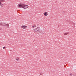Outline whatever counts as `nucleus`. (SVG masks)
<instances>
[{"label":"nucleus","instance_id":"obj_8","mask_svg":"<svg viewBox=\"0 0 76 76\" xmlns=\"http://www.w3.org/2000/svg\"><path fill=\"white\" fill-rule=\"evenodd\" d=\"M69 34V33L68 32L65 33H64V34L65 35H66Z\"/></svg>","mask_w":76,"mask_h":76},{"label":"nucleus","instance_id":"obj_14","mask_svg":"<svg viewBox=\"0 0 76 76\" xmlns=\"http://www.w3.org/2000/svg\"><path fill=\"white\" fill-rule=\"evenodd\" d=\"M0 1H3V0H0Z\"/></svg>","mask_w":76,"mask_h":76},{"label":"nucleus","instance_id":"obj_2","mask_svg":"<svg viewBox=\"0 0 76 76\" xmlns=\"http://www.w3.org/2000/svg\"><path fill=\"white\" fill-rule=\"evenodd\" d=\"M33 31L35 33H38L41 31V29L39 27L33 29Z\"/></svg>","mask_w":76,"mask_h":76},{"label":"nucleus","instance_id":"obj_11","mask_svg":"<svg viewBox=\"0 0 76 76\" xmlns=\"http://www.w3.org/2000/svg\"><path fill=\"white\" fill-rule=\"evenodd\" d=\"M1 3L0 1V6L1 5Z\"/></svg>","mask_w":76,"mask_h":76},{"label":"nucleus","instance_id":"obj_13","mask_svg":"<svg viewBox=\"0 0 76 76\" xmlns=\"http://www.w3.org/2000/svg\"><path fill=\"white\" fill-rule=\"evenodd\" d=\"M62 12H63V13H65V11H63Z\"/></svg>","mask_w":76,"mask_h":76},{"label":"nucleus","instance_id":"obj_9","mask_svg":"<svg viewBox=\"0 0 76 76\" xmlns=\"http://www.w3.org/2000/svg\"><path fill=\"white\" fill-rule=\"evenodd\" d=\"M1 7H3L4 6V4H1Z\"/></svg>","mask_w":76,"mask_h":76},{"label":"nucleus","instance_id":"obj_12","mask_svg":"<svg viewBox=\"0 0 76 76\" xmlns=\"http://www.w3.org/2000/svg\"><path fill=\"white\" fill-rule=\"evenodd\" d=\"M5 47H3V49H4V48H5Z\"/></svg>","mask_w":76,"mask_h":76},{"label":"nucleus","instance_id":"obj_3","mask_svg":"<svg viewBox=\"0 0 76 76\" xmlns=\"http://www.w3.org/2000/svg\"><path fill=\"white\" fill-rule=\"evenodd\" d=\"M1 25L4 27H8L9 26V24L8 23H2V25Z\"/></svg>","mask_w":76,"mask_h":76},{"label":"nucleus","instance_id":"obj_7","mask_svg":"<svg viewBox=\"0 0 76 76\" xmlns=\"http://www.w3.org/2000/svg\"><path fill=\"white\" fill-rule=\"evenodd\" d=\"M36 27V25L35 24H33L32 26V28H35Z\"/></svg>","mask_w":76,"mask_h":76},{"label":"nucleus","instance_id":"obj_5","mask_svg":"<svg viewBox=\"0 0 76 76\" xmlns=\"http://www.w3.org/2000/svg\"><path fill=\"white\" fill-rule=\"evenodd\" d=\"M43 15L45 16H47L48 15V13L47 12H45L43 13Z\"/></svg>","mask_w":76,"mask_h":76},{"label":"nucleus","instance_id":"obj_1","mask_svg":"<svg viewBox=\"0 0 76 76\" xmlns=\"http://www.w3.org/2000/svg\"><path fill=\"white\" fill-rule=\"evenodd\" d=\"M18 7L26 9L28 8V5H25L24 4H18Z\"/></svg>","mask_w":76,"mask_h":76},{"label":"nucleus","instance_id":"obj_10","mask_svg":"<svg viewBox=\"0 0 76 76\" xmlns=\"http://www.w3.org/2000/svg\"><path fill=\"white\" fill-rule=\"evenodd\" d=\"M1 25H2V23H0V26H1Z\"/></svg>","mask_w":76,"mask_h":76},{"label":"nucleus","instance_id":"obj_6","mask_svg":"<svg viewBox=\"0 0 76 76\" xmlns=\"http://www.w3.org/2000/svg\"><path fill=\"white\" fill-rule=\"evenodd\" d=\"M15 60H16V61H20L19 58L18 57H17L16 58H15Z\"/></svg>","mask_w":76,"mask_h":76},{"label":"nucleus","instance_id":"obj_4","mask_svg":"<svg viewBox=\"0 0 76 76\" xmlns=\"http://www.w3.org/2000/svg\"><path fill=\"white\" fill-rule=\"evenodd\" d=\"M21 28L23 29H26L27 28V26L25 25H22L21 26Z\"/></svg>","mask_w":76,"mask_h":76}]
</instances>
